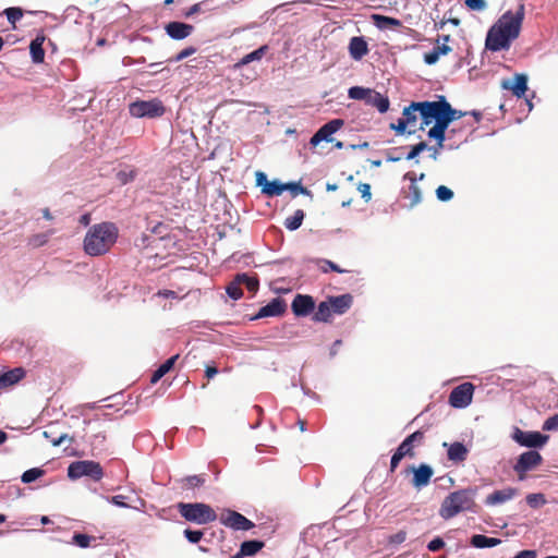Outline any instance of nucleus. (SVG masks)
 <instances>
[{
    "label": "nucleus",
    "mask_w": 558,
    "mask_h": 558,
    "mask_svg": "<svg viewBox=\"0 0 558 558\" xmlns=\"http://www.w3.org/2000/svg\"><path fill=\"white\" fill-rule=\"evenodd\" d=\"M413 473L412 485L416 489H422L427 486L434 475V470L430 465L422 463L418 466H411Z\"/></svg>",
    "instance_id": "dca6fc26"
},
{
    "label": "nucleus",
    "mask_w": 558,
    "mask_h": 558,
    "mask_svg": "<svg viewBox=\"0 0 558 558\" xmlns=\"http://www.w3.org/2000/svg\"><path fill=\"white\" fill-rule=\"evenodd\" d=\"M44 40H45L44 37H36L34 40L31 41L29 52H31L32 60L34 63L44 62V58H45V51L43 48Z\"/></svg>",
    "instance_id": "c85d7f7f"
},
{
    "label": "nucleus",
    "mask_w": 558,
    "mask_h": 558,
    "mask_svg": "<svg viewBox=\"0 0 558 558\" xmlns=\"http://www.w3.org/2000/svg\"><path fill=\"white\" fill-rule=\"evenodd\" d=\"M180 514L190 522L207 524L217 519L215 510L207 504H179Z\"/></svg>",
    "instance_id": "20e7f679"
},
{
    "label": "nucleus",
    "mask_w": 558,
    "mask_h": 558,
    "mask_svg": "<svg viewBox=\"0 0 558 558\" xmlns=\"http://www.w3.org/2000/svg\"><path fill=\"white\" fill-rule=\"evenodd\" d=\"M4 14L7 15L8 21L12 24L21 20L23 16V12L20 8H8L4 10Z\"/></svg>",
    "instance_id": "c03bdc74"
},
{
    "label": "nucleus",
    "mask_w": 558,
    "mask_h": 558,
    "mask_svg": "<svg viewBox=\"0 0 558 558\" xmlns=\"http://www.w3.org/2000/svg\"><path fill=\"white\" fill-rule=\"evenodd\" d=\"M410 193H411V206H415L422 201V192L420 187L416 184L410 185Z\"/></svg>",
    "instance_id": "8fccbe9b"
},
{
    "label": "nucleus",
    "mask_w": 558,
    "mask_h": 558,
    "mask_svg": "<svg viewBox=\"0 0 558 558\" xmlns=\"http://www.w3.org/2000/svg\"><path fill=\"white\" fill-rule=\"evenodd\" d=\"M432 105L449 123L461 119L465 114L464 112L452 108L445 96H439L438 100L432 101Z\"/></svg>",
    "instance_id": "a211bd4d"
},
{
    "label": "nucleus",
    "mask_w": 558,
    "mask_h": 558,
    "mask_svg": "<svg viewBox=\"0 0 558 558\" xmlns=\"http://www.w3.org/2000/svg\"><path fill=\"white\" fill-rule=\"evenodd\" d=\"M442 447L447 448V458L453 463L463 462L468 458L469 449L460 441L444 442Z\"/></svg>",
    "instance_id": "412c9836"
},
{
    "label": "nucleus",
    "mask_w": 558,
    "mask_h": 558,
    "mask_svg": "<svg viewBox=\"0 0 558 558\" xmlns=\"http://www.w3.org/2000/svg\"><path fill=\"white\" fill-rule=\"evenodd\" d=\"M267 49H268V47H267V46H262V47H259L258 49H256V50H254V51H252V52H250V53L245 54V56L241 59L240 64H243V65H244V64H248V63H251V62H253V61L260 60V59L264 57V54H265V52H266V50H267Z\"/></svg>",
    "instance_id": "4c0bfd02"
},
{
    "label": "nucleus",
    "mask_w": 558,
    "mask_h": 558,
    "mask_svg": "<svg viewBox=\"0 0 558 558\" xmlns=\"http://www.w3.org/2000/svg\"><path fill=\"white\" fill-rule=\"evenodd\" d=\"M256 185L267 196H279L284 192V183L279 180L268 181L266 173L263 171L256 172Z\"/></svg>",
    "instance_id": "2eb2a0df"
},
{
    "label": "nucleus",
    "mask_w": 558,
    "mask_h": 558,
    "mask_svg": "<svg viewBox=\"0 0 558 558\" xmlns=\"http://www.w3.org/2000/svg\"><path fill=\"white\" fill-rule=\"evenodd\" d=\"M343 125L341 119H333L324 124L311 138L310 144L312 146L318 145L320 142H333L331 135L336 133Z\"/></svg>",
    "instance_id": "ddd939ff"
},
{
    "label": "nucleus",
    "mask_w": 558,
    "mask_h": 558,
    "mask_svg": "<svg viewBox=\"0 0 558 558\" xmlns=\"http://www.w3.org/2000/svg\"><path fill=\"white\" fill-rule=\"evenodd\" d=\"M513 558H536V553L534 550H522Z\"/></svg>",
    "instance_id": "338daca9"
},
{
    "label": "nucleus",
    "mask_w": 558,
    "mask_h": 558,
    "mask_svg": "<svg viewBox=\"0 0 558 558\" xmlns=\"http://www.w3.org/2000/svg\"><path fill=\"white\" fill-rule=\"evenodd\" d=\"M227 294L233 300H239L242 298L243 293L241 290V282H240V280H238L236 275H235L234 279L227 287Z\"/></svg>",
    "instance_id": "e433bc0d"
},
{
    "label": "nucleus",
    "mask_w": 558,
    "mask_h": 558,
    "mask_svg": "<svg viewBox=\"0 0 558 558\" xmlns=\"http://www.w3.org/2000/svg\"><path fill=\"white\" fill-rule=\"evenodd\" d=\"M43 475H44V470H41L39 468H33V469H29V470L25 471L22 474L21 480H22L23 483L29 484V483L36 481L37 478H39Z\"/></svg>",
    "instance_id": "ea45409f"
},
{
    "label": "nucleus",
    "mask_w": 558,
    "mask_h": 558,
    "mask_svg": "<svg viewBox=\"0 0 558 558\" xmlns=\"http://www.w3.org/2000/svg\"><path fill=\"white\" fill-rule=\"evenodd\" d=\"M436 196L440 202H448L453 197V192L445 185H439L436 189Z\"/></svg>",
    "instance_id": "37998d69"
},
{
    "label": "nucleus",
    "mask_w": 558,
    "mask_h": 558,
    "mask_svg": "<svg viewBox=\"0 0 558 558\" xmlns=\"http://www.w3.org/2000/svg\"><path fill=\"white\" fill-rule=\"evenodd\" d=\"M476 495V487H468L450 493L440 505L439 515L444 520H449L461 512H475Z\"/></svg>",
    "instance_id": "7ed1b4c3"
},
{
    "label": "nucleus",
    "mask_w": 558,
    "mask_h": 558,
    "mask_svg": "<svg viewBox=\"0 0 558 558\" xmlns=\"http://www.w3.org/2000/svg\"><path fill=\"white\" fill-rule=\"evenodd\" d=\"M68 476L71 480H77L83 476L90 477L94 481H100L104 476L101 465L93 460H81L72 462L68 468Z\"/></svg>",
    "instance_id": "423d86ee"
},
{
    "label": "nucleus",
    "mask_w": 558,
    "mask_h": 558,
    "mask_svg": "<svg viewBox=\"0 0 558 558\" xmlns=\"http://www.w3.org/2000/svg\"><path fill=\"white\" fill-rule=\"evenodd\" d=\"M404 457L401 454V452H398L397 450L395 451V453L392 454L391 460H390V470L392 472L397 469V466L399 465L400 461Z\"/></svg>",
    "instance_id": "0e129e2a"
},
{
    "label": "nucleus",
    "mask_w": 558,
    "mask_h": 558,
    "mask_svg": "<svg viewBox=\"0 0 558 558\" xmlns=\"http://www.w3.org/2000/svg\"><path fill=\"white\" fill-rule=\"evenodd\" d=\"M439 57L437 49L434 48L432 51L424 54V62L428 65L435 64L439 60Z\"/></svg>",
    "instance_id": "6e6d98bb"
},
{
    "label": "nucleus",
    "mask_w": 558,
    "mask_h": 558,
    "mask_svg": "<svg viewBox=\"0 0 558 558\" xmlns=\"http://www.w3.org/2000/svg\"><path fill=\"white\" fill-rule=\"evenodd\" d=\"M407 534L403 531H400L389 537L390 544H401L405 541Z\"/></svg>",
    "instance_id": "e2e57ef3"
},
{
    "label": "nucleus",
    "mask_w": 558,
    "mask_h": 558,
    "mask_svg": "<svg viewBox=\"0 0 558 558\" xmlns=\"http://www.w3.org/2000/svg\"><path fill=\"white\" fill-rule=\"evenodd\" d=\"M369 92H371V88H365V87H361V86H353V87L349 88L348 96H349L350 99L363 100L365 102Z\"/></svg>",
    "instance_id": "f704fd0d"
},
{
    "label": "nucleus",
    "mask_w": 558,
    "mask_h": 558,
    "mask_svg": "<svg viewBox=\"0 0 558 558\" xmlns=\"http://www.w3.org/2000/svg\"><path fill=\"white\" fill-rule=\"evenodd\" d=\"M203 535H204V533L199 530L186 529L184 531V536L192 544L198 543L202 539Z\"/></svg>",
    "instance_id": "de8ad7c7"
},
{
    "label": "nucleus",
    "mask_w": 558,
    "mask_h": 558,
    "mask_svg": "<svg viewBox=\"0 0 558 558\" xmlns=\"http://www.w3.org/2000/svg\"><path fill=\"white\" fill-rule=\"evenodd\" d=\"M423 438H424V434L420 430H416V432L412 433L411 435H409L405 439L414 446V444L422 442Z\"/></svg>",
    "instance_id": "680f3d73"
},
{
    "label": "nucleus",
    "mask_w": 558,
    "mask_h": 558,
    "mask_svg": "<svg viewBox=\"0 0 558 558\" xmlns=\"http://www.w3.org/2000/svg\"><path fill=\"white\" fill-rule=\"evenodd\" d=\"M292 312L298 317L311 314L315 308V301L311 295L296 294L291 304Z\"/></svg>",
    "instance_id": "f3484780"
},
{
    "label": "nucleus",
    "mask_w": 558,
    "mask_h": 558,
    "mask_svg": "<svg viewBox=\"0 0 558 558\" xmlns=\"http://www.w3.org/2000/svg\"><path fill=\"white\" fill-rule=\"evenodd\" d=\"M331 306L329 301L320 302L318 304L317 311L314 313L313 319L315 322H329L331 317Z\"/></svg>",
    "instance_id": "2f4dec72"
},
{
    "label": "nucleus",
    "mask_w": 558,
    "mask_h": 558,
    "mask_svg": "<svg viewBox=\"0 0 558 558\" xmlns=\"http://www.w3.org/2000/svg\"><path fill=\"white\" fill-rule=\"evenodd\" d=\"M518 490L513 487H507L505 489L495 490L486 497L485 504L487 506H497L505 504L517 495Z\"/></svg>",
    "instance_id": "4be33fe9"
},
{
    "label": "nucleus",
    "mask_w": 558,
    "mask_h": 558,
    "mask_svg": "<svg viewBox=\"0 0 558 558\" xmlns=\"http://www.w3.org/2000/svg\"><path fill=\"white\" fill-rule=\"evenodd\" d=\"M204 4H205V2H198V3L193 4V5H192V7H191V8H190L185 13H184V15H185L186 17H190V16H192V15L196 14V13L204 12V11H205V9H204Z\"/></svg>",
    "instance_id": "052dcab7"
},
{
    "label": "nucleus",
    "mask_w": 558,
    "mask_h": 558,
    "mask_svg": "<svg viewBox=\"0 0 558 558\" xmlns=\"http://www.w3.org/2000/svg\"><path fill=\"white\" fill-rule=\"evenodd\" d=\"M543 429L554 432L558 429V414L549 416L543 424Z\"/></svg>",
    "instance_id": "3c124183"
},
{
    "label": "nucleus",
    "mask_w": 558,
    "mask_h": 558,
    "mask_svg": "<svg viewBox=\"0 0 558 558\" xmlns=\"http://www.w3.org/2000/svg\"><path fill=\"white\" fill-rule=\"evenodd\" d=\"M524 20V4H520L513 13L505 12L489 28L486 35L485 46L490 51L507 50L511 43L520 35Z\"/></svg>",
    "instance_id": "f257e3e1"
},
{
    "label": "nucleus",
    "mask_w": 558,
    "mask_h": 558,
    "mask_svg": "<svg viewBox=\"0 0 558 558\" xmlns=\"http://www.w3.org/2000/svg\"><path fill=\"white\" fill-rule=\"evenodd\" d=\"M238 280H240L241 286H245L248 291L256 292L259 286L257 277H251L247 274H238Z\"/></svg>",
    "instance_id": "72a5a7b5"
},
{
    "label": "nucleus",
    "mask_w": 558,
    "mask_h": 558,
    "mask_svg": "<svg viewBox=\"0 0 558 558\" xmlns=\"http://www.w3.org/2000/svg\"><path fill=\"white\" fill-rule=\"evenodd\" d=\"M473 392V384L463 383L451 390L449 395V404L456 409H464L471 404Z\"/></svg>",
    "instance_id": "9d476101"
},
{
    "label": "nucleus",
    "mask_w": 558,
    "mask_h": 558,
    "mask_svg": "<svg viewBox=\"0 0 558 558\" xmlns=\"http://www.w3.org/2000/svg\"><path fill=\"white\" fill-rule=\"evenodd\" d=\"M359 192L361 193L362 197L365 199V202H368L372 197L371 193V185L367 183H360L357 186Z\"/></svg>",
    "instance_id": "bf43d9fd"
},
{
    "label": "nucleus",
    "mask_w": 558,
    "mask_h": 558,
    "mask_svg": "<svg viewBox=\"0 0 558 558\" xmlns=\"http://www.w3.org/2000/svg\"><path fill=\"white\" fill-rule=\"evenodd\" d=\"M24 376L20 367L7 372H0V390L19 383Z\"/></svg>",
    "instance_id": "a878e982"
},
{
    "label": "nucleus",
    "mask_w": 558,
    "mask_h": 558,
    "mask_svg": "<svg viewBox=\"0 0 558 558\" xmlns=\"http://www.w3.org/2000/svg\"><path fill=\"white\" fill-rule=\"evenodd\" d=\"M105 499L109 504H112L116 507H119V508H131V506L128 502H125L128 497H125L123 495H116V496H111V497H105Z\"/></svg>",
    "instance_id": "a18cd8bd"
},
{
    "label": "nucleus",
    "mask_w": 558,
    "mask_h": 558,
    "mask_svg": "<svg viewBox=\"0 0 558 558\" xmlns=\"http://www.w3.org/2000/svg\"><path fill=\"white\" fill-rule=\"evenodd\" d=\"M179 355H173L170 359H168L165 363H162L153 374L150 383L156 384L167 373L171 371V368L174 366L175 361L178 360Z\"/></svg>",
    "instance_id": "c756f323"
},
{
    "label": "nucleus",
    "mask_w": 558,
    "mask_h": 558,
    "mask_svg": "<svg viewBox=\"0 0 558 558\" xmlns=\"http://www.w3.org/2000/svg\"><path fill=\"white\" fill-rule=\"evenodd\" d=\"M398 452H401L403 457L405 456H413V445L409 442L407 439H404L399 447L397 448Z\"/></svg>",
    "instance_id": "603ef678"
},
{
    "label": "nucleus",
    "mask_w": 558,
    "mask_h": 558,
    "mask_svg": "<svg viewBox=\"0 0 558 558\" xmlns=\"http://www.w3.org/2000/svg\"><path fill=\"white\" fill-rule=\"evenodd\" d=\"M501 541L495 537H488L483 534H475L471 537V545L476 548H492L499 545Z\"/></svg>",
    "instance_id": "bb28decb"
},
{
    "label": "nucleus",
    "mask_w": 558,
    "mask_h": 558,
    "mask_svg": "<svg viewBox=\"0 0 558 558\" xmlns=\"http://www.w3.org/2000/svg\"><path fill=\"white\" fill-rule=\"evenodd\" d=\"M117 178L120 181V183L126 184L135 178V172L133 170L120 171L118 172Z\"/></svg>",
    "instance_id": "864d4df0"
},
{
    "label": "nucleus",
    "mask_w": 558,
    "mask_h": 558,
    "mask_svg": "<svg viewBox=\"0 0 558 558\" xmlns=\"http://www.w3.org/2000/svg\"><path fill=\"white\" fill-rule=\"evenodd\" d=\"M52 234H53V230H49L44 233L34 234L33 236L29 238L28 244L33 247H40L48 242L49 238Z\"/></svg>",
    "instance_id": "c9c22d12"
},
{
    "label": "nucleus",
    "mask_w": 558,
    "mask_h": 558,
    "mask_svg": "<svg viewBox=\"0 0 558 558\" xmlns=\"http://www.w3.org/2000/svg\"><path fill=\"white\" fill-rule=\"evenodd\" d=\"M365 104L367 106L375 107L380 113L388 111L390 105L388 97L374 89H371Z\"/></svg>",
    "instance_id": "393cba45"
},
{
    "label": "nucleus",
    "mask_w": 558,
    "mask_h": 558,
    "mask_svg": "<svg viewBox=\"0 0 558 558\" xmlns=\"http://www.w3.org/2000/svg\"><path fill=\"white\" fill-rule=\"evenodd\" d=\"M129 111L134 118L155 119L163 116L166 108L161 100L153 98L150 100H136L131 102Z\"/></svg>",
    "instance_id": "39448f33"
},
{
    "label": "nucleus",
    "mask_w": 558,
    "mask_h": 558,
    "mask_svg": "<svg viewBox=\"0 0 558 558\" xmlns=\"http://www.w3.org/2000/svg\"><path fill=\"white\" fill-rule=\"evenodd\" d=\"M92 541H96V537L87 534L75 533L72 537V543L81 548H87L90 546Z\"/></svg>",
    "instance_id": "58836bf2"
},
{
    "label": "nucleus",
    "mask_w": 558,
    "mask_h": 558,
    "mask_svg": "<svg viewBox=\"0 0 558 558\" xmlns=\"http://www.w3.org/2000/svg\"><path fill=\"white\" fill-rule=\"evenodd\" d=\"M165 29L170 38L182 40L192 34L194 27L183 22H170Z\"/></svg>",
    "instance_id": "aec40b11"
},
{
    "label": "nucleus",
    "mask_w": 558,
    "mask_h": 558,
    "mask_svg": "<svg viewBox=\"0 0 558 558\" xmlns=\"http://www.w3.org/2000/svg\"><path fill=\"white\" fill-rule=\"evenodd\" d=\"M304 216V211L302 209H298L292 216L286 218L283 225L288 230L294 231L301 227Z\"/></svg>",
    "instance_id": "473e14b6"
},
{
    "label": "nucleus",
    "mask_w": 558,
    "mask_h": 558,
    "mask_svg": "<svg viewBox=\"0 0 558 558\" xmlns=\"http://www.w3.org/2000/svg\"><path fill=\"white\" fill-rule=\"evenodd\" d=\"M220 522L235 531H248L254 527V523L251 520L233 510H227L225 513H222L220 517Z\"/></svg>",
    "instance_id": "f8f14e48"
},
{
    "label": "nucleus",
    "mask_w": 558,
    "mask_h": 558,
    "mask_svg": "<svg viewBox=\"0 0 558 558\" xmlns=\"http://www.w3.org/2000/svg\"><path fill=\"white\" fill-rule=\"evenodd\" d=\"M526 502L531 508H539L545 505L546 499L543 494H530L526 496Z\"/></svg>",
    "instance_id": "79ce46f5"
},
{
    "label": "nucleus",
    "mask_w": 558,
    "mask_h": 558,
    "mask_svg": "<svg viewBox=\"0 0 558 558\" xmlns=\"http://www.w3.org/2000/svg\"><path fill=\"white\" fill-rule=\"evenodd\" d=\"M118 239V228L112 222H100L92 226L84 239V251L89 256L107 253Z\"/></svg>",
    "instance_id": "f03ea898"
},
{
    "label": "nucleus",
    "mask_w": 558,
    "mask_h": 558,
    "mask_svg": "<svg viewBox=\"0 0 558 558\" xmlns=\"http://www.w3.org/2000/svg\"><path fill=\"white\" fill-rule=\"evenodd\" d=\"M432 101H413L408 107H404L403 109V120L407 123L408 126H412L416 120H417V112L420 113V117L422 119V123L420 126V130L425 129V123L427 120V114L425 113L426 107H430Z\"/></svg>",
    "instance_id": "9b49d317"
},
{
    "label": "nucleus",
    "mask_w": 558,
    "mask_h": 558,
    "mask_svg": "<svg viewBox=\"0 0 558 558\" xmlns=\"http://www.w3.org/2000/svg\"><path fill=\"white\" fill-rule=\"evenodd\" d=\"M368 52V46L366 40L361 37H352L349 43V53L352 59L361 60Z\"/></svg>",
    "instance_id": "5701e85b"
},
{
    "label": "nucleus",
    "mask_w": 558,
    "mask_h": 558,
    "mask_svg": "<svg viewBox=\"0 0 558 558\" xmlns=\"http://www.w3.org/2000/svg\"><path fill=\"white\" fill-rule=\"evenodd\" d=\"M390 128L392 130H395L397 133L399 134H403L405 132V129L408 128L407 123L404 122V120L401 118L398 120V122L395 124L392 123L390 125Z\"/></svg>",
    "instance_id": "69168bd1"
},
{
    "label": "nucleus",
    "mask_w": 558,
    "mask_h": 558,
    "mask_svg": "<svg viewBox=\"0 0 558 558\" xmlns=\"http://www.w3.org/2000/svg\"><path fill=\"white\" fill-rule=\"evenodd\" d=\"M196 51V49L194 47H187L183 50H181L174 58H173V61L175 62H179V61H182L183 59L194 54Z\"/></svg>",
    "instance_id": "13d9d810"
},
{
    "label": "nucleus",
    "mask_w": 558,
    "mask_h": 558,
    "mask_svg": "<svg viewBox=\"0 0 558 558\" xmlns=\"http://www.w3.org/2000/svg\"><path fill=\"white\" fill-rule=\"evenodd\" d=\"M542 456L535 450H529L519 456L515 464L513 465L514 472L522 481L525 478V473L536 469L542 463Z\"/></svg>",
    "instance_id": "1a4fd4ad"
},
{
    "label": "nucleus",
    "mask_w": 558,
    "mask_h": 558,
    "mask_svg": "<svg viewBox=\"0 0 558 558\" xmlns=\"http://www.w3.org/2000/svg\"><path fill=\"white\" fill-rule=\"evenodd\" d=\"M328 301L330 303L331 311L335 314L342 315L351 307L353 299L351 294H342L331 296Z\"/></svg>",
    "instance_id": "b1692460"
},
{
    "label": "nucleus",
    "mask_w": 558,
    "mask_h": 558,
    "mask_svg": "<svg viewBox=\"0 0 558 558\" xmlns=\"http://www.w3.org/2000/svg\"><path fill=\"white\" fill-rule=\"evenodd\" d=\"M263 547L264 543L262 541H245L241 544L239 554L242 556H253L256 553H258Z\"/></svg>",
    "instance_id": "7c9ffc66"
},
{
    "label": "nucleus",
    "mask_w": 558,
    "mask_h": 558,
    "mask_svg": "<svg viewBox=\"0 0 558 558\" xmlns=\"http://www.w3.org/2000/svg\"><path fill=\"white\" fill-rule=\"evenodd\" d=\"M286 308V302L280 298H275L268 304L259 308L254 319L280 316L284 313Z\"/></svg>",
    "instance_id": "6ab92c4d"
},
{
    "label": "nucleus",
    "mask_w": 558,
    "mask_h": 558,
    "mask_svg": "<svg viewBox=\"0 0 558 558\" xmlns=\"http://www.w3.org/2000/svg\"><path fill=\"white\" fill-rule=\"evenodd\" d=\"M284 191H290L293 194V196H296L299 194L311 195V192L307 189L303 187L300 182L284 183Z\"/></svg>",
    "instance_id": "a19ab883"
},
{
    "label": "nucleus",
    "mask_w": 558,
    "mask_h": 558,
    "mask_svg": "<svg viewBox=\"0 0 558 558\" xmlns=\"http://www.w3.org/2000/svg\"><path fill=\"white\" fill-rule=\"evenodd\" d=\"M189 487H199L204 484L205 480L201 475H191L185 478Z\"/></svg>",
    "instance_id": "5fc2aeb1"
},
{
    "label": "nucleus",
    "mask_w": 558,
    "mask_h": 558,
    "mask_svg": "<svg viewBox=\"0 0 558 558\" xmlns=\"http://www.w3.org/2000/svg\"><path fill=\"white\" fill-rule=\"evenodd\" d=\"M427 144L425 142H420L418 144L414 145L410 153L407 155V160H413L415 159L422 151L427 149Z\"/></svg>",
    "instance_id": "49530a36"
},
{
    "label": "nucleus",
    "mask_w": 558,
    "mask_h": 558,
    "mask_svg": "<svg viewBox=\"0 0 558 558\" xmlns=\"http://www.w3.org/2000/svg\"><path fill=\"white\" fill-rule=\"evenodd\" d=\"M511 438L520 446L526 448H542L548 440L547 435L539 432H524L519 427H514Z\"/></svg>",
    "instance_id": "6e6552de"
},
{
    "label": "nucleus",
    "mask_w": 558,
    "mask_h": 558,
    "mask_svg": "<svg viewBox=\"0 0 558 558\" xmlns=\"http://www.w3.org/2000/svg\"><path fill=\"white\" fill-rule=\"evenodd\" d=\"M372 19L374 21L375 26L381 31L401 26V22L395 17L374 14Z\"/></svg>",
    "instance_id": "cd10ccee"
},
{
    "label": "nucleus",
    "mask_w": 558,
    "mask_h": 558,
    "mask_svg": "<svg viewBox=\"0 0 558 558\" xmlns=\"http://www.w3.org/2000/svg\"><path fill=\"white\" fill-rule=\"evenodd\" d=\"M527 80L526 74L517 73L512 78L502 80L500 86L502 89L511 90L515 97L521 98L527 90Z\"/></svg>",
    "instance_id": "4468645a"
},
{
    "label": "nucleus",
    "mask_w": 558,
    "mask_h": 558,
    "mask_svg": "<svg viewBox=\"0 0 558 558\" xmlns=\"http://www.w3.org/2000/svg\"><path fill=\"white\" fill-rule=\"evenodd\" d=\"M464 3L473 11H484L487 8L485 0H464Z\"/></svg>",
    "instance_id": "09e8293b"
},
{
    "label": "nucleus",
    "mask_w": 558,
    "mask_h": 558,
    "mask_svg": "<svg viewBox=\"0 0 558 558\" xmlns=\"http://www.w3.org/2000/svg\"><path fill=\"white\" fill-rule=\"evenodd\" d=\"M324 263L328 266V269H330L332 271H336V272H339V274H342V272L345 271V270L341 269L337 264H335L331 260L325 259Z\"/></svg>",
    "instance_id": "774afa93"
},
{
    "label": "nucleus",
    "mask_w": 558,
    "mask_h": 558,
    "mask_svg": "<svg viewBox=\"0 0 558 558\" xmlns=\"http://www.w3.org/2000/svg\"><path fill=\"white\" fill-rule=\"evenodd\" d=\"M445 546V542L441 537H435L427 544L429 551H438Z\"/></svg>",
    "instance_id": "4d7b16f0"
},
{
    "label": "nucleus",
    "mask_w": 558,
    "mask_h": 558,
    "mask_svg": "<svg viewBox=\"0 0 558 558\" xmlns=\"http://www.w3.org/2000/svg\"><path fill=\"white\" fill-rule=\"evenodd\" d=\"M425 113L427 114L425 126L435 122L434 126L428 130L427 135L429 138L436 140L438 147L442 148L445 133L450 123L440 113H438V110L433 105L430 107H426Z\"/></svg>",
    "instance_id": "0eeeda50"
}]
</instances>
